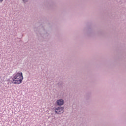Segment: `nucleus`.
Returning a JSON list of instances; mask_svg holds the SVG:
<instances>
[{
    "label": "nucleus",
    "instance_id": "obj_1",
    "mask_svg": "<svg viewBox=\"0 0 126 126\" xmlns=\"http://www.w3.org/2000/svg\"><path fill=\"white\" fill-rule=\"evenodd\" d=\"M23 80V74L22 72H19L14 74L12 78L13 84H21Z\"/></svg>",
    "mask_w": 126,
    "mask_h": 126
},
{
    "label": "nucleus",
    "instance_id": "obj_2",
    "mask_svg": "<svg viewBox=\"0 0 126 126\" xmlns=\"http://www.w3.org/2000/svg\"><path fill=\"white\" fill-rule=\"evenodd\" d=\"M55 113L56 114H63V108L61 106L56 108Z\"/></svg>",
    "mask_w": 126,
    "mask_h": 126
},
{
    "label": "nucleus",
    "instance_id": "obj_3",
    "mask_svg": "<svg viewBox=\"0 0 126 126\" xmlns=\"http://www.w3.org/2000/svg\"><path fill=\"white\" fill-rule=\"evenodd\" d=\"M64 103L63 99H58L56 102V104L57 106H63Z\"/></svg>",
    "mask_w": 126,
    "mask_h": 126
},
{
    "label": "nucleus",
    "instance_id": "obj_4",
    "mask_svg": "<svg viewBox=\"0 0 126 126\" xmlns=\"http://www.w3.org/2000/svg\"><path fill=\"white\" fill-rule=\"evenodd\" d=\"M24 2H27L28 1V0H23Z\"/></svg>",
    "mask_w": 126,
    "mask_h": 126
},
{
    "label": "nucleus",
    "instance_id": "obj_5",
    "mask_svg": "<svg viewBox=\"0 0 126 126\" xmlns=\"http://www.w3.org/2000/svg\"><path fill=\"white\" fill-rule=\"evenodd\" d=\"M0 1L1 2H2V1H3V0H0Z\"/></svg>",
    "mask_w": 126,
    "mask_h": 126
}]
</instances>
